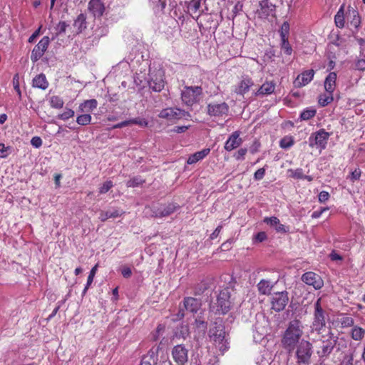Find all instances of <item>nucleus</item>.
I'll return each instance as SVG.
<instances>
[{
  "label": "nucleus",
  "mask_w": 365,
  "mask_h": 365,
  "mask_svg": "<svg viewBox=\"0 0 365 365\" xmlns=\"http://www.w3.org/2000/svg\"><path fill=\"white\" fill-rule=\"evenodd\" d=\"M303 334L302 322L299 319L290 321L282 336L281 344L283 349L289 353L292 352L300 343Z\"/></svg>",
  "instance_id": "obj_1"
},
{
  "label": "nucleus",
  "mask_w": 365,
  "mask_h": 365,
  "mask_svg": "<svg viewBox=\"0 0 365 365\" xmlns=\"http://www.w3.org/2000/svg\"><path fill=\"white\" fill-rule=\"evenodd\" d=\"M164 71L160 67L150 66L148 78H145L150 88L155 92L161 91L165 86Z\"/></svg>",
  "instance_id": "obj_2"
},
{
  "label": "nucleus",
  "mask_w": 365,
  "mask_h": 365,
  "mask_svg": "<svg viewBox=\"0 0 365 365\" xmlns=\"http://www.w3.org/2000/svg\"><path fill=\"white\" fill-rule=\"evenodd\" d=\"M202 96V88L200 86H185L181 91V99L184 104L192 106L198 103Z\"/></svg>",
  "instance_id": "obj_3"
},
{
  "label": "nucleus",
  "mask_w": 365,
  "mask_h": 365,
  "mask_svg": "<svg viewBox=\"0 0 365 365\" xmlns=\"http://www.w3.org/2000/svg\"><path fill=\"white\" fill-rule=\"evenodd\" d=\"M312 355V344L307 340H302L296 347V358L298 365H308Z\"/></svg>",
  "instance_id": "obj_4"
},
{
  "label": "nucleus",
  "mask_w": 365,
  "mask_h": 365,
  "mask_svg": "<svg viewBox=\"0 0 365 365\" xmlns=\"http://www.w3.org/2000/svg\"><path fill=\"white\" fill-rule=\"evenodd\" d=\"M329 137L330 133L322 128L310 135L308 139L309 146L321 152L327 148Z\"/></svg>",
  "instance_id": "obj_5"
},
{
  "label": "nucleus",
  "mask_w": 365,
  "mask_h": 365,
  "mask_svg": "<svg viewBox=\"0 0 365 365\" xmlns=\"http://www.w3.org/2000/svg\"><path fill=\"white\" fill-rule=\"evenodd\" d=\"M210 337L214 342L215 347L222 354L228 349V343L225 339V331L221 325L216 326L210 329Z\"/></svg>",
  "instance_id": "obj_6"
},
{
  "label": "nucleus",
  "mask_w": 365,
  "mask_h": 365,
  "mask_svg": "<svg viewBox=\"0 0 365 365\" xmlns=\"http://www.w3.org/2000/svg\"><path fill=\"white\" fill-rule=\"evenodd\" d=\"M326 313L321 305V298L318 299L314 304V312L313 322L311 325L312 331L321 332L326 325Z\"/></svg>",
  "instance_id": "obj_7"
},
{
  "label": "nucleus",
  "mask_w": 365,
  "mask_h": 365,
  "mask_svg": "<svg viewBox=\"0 0 365 365\" xmlns=\"http://www.w3.org/2000/svg\"><path fill=\"white\" fill-rule=\"evenodd\" d=\"M230 293L229 289H222L217 297L216 308L215 305H212L211 309L218 314H225L229 312L231 307V302L230 300Z\"/></svg>",
  "instance_id": "obj_8"
},
{
  "label": "nucleus",
  "mask_w": 365,
  "mask_h": 365,
  "mask_svg": "<svg viewBox=\"0 0 365 365\" xmlns=\"http://www.w3.org/2000/svg\"><path fill=\"white\" fill-rule=\"evenodd\" d=\"M158 116L168 121H175L181 118H187L190 115L188 112L178 108H166L160 112Z\"/></svg>",
  "instance_id": "obj_9"
},
{
  "label": "nucleus",
  "mask_w": 365,
  "mask_h": 365,
  "mask_svg": "<svg viewBox=\"0 0 365 365\" xmlns=\"http://www.w3.org/2000/svg\"><path fill=\"white\" fill-rule=\"evenodd\" d=\"M207 114L215 118H225L227 116L229 106L225 102L210 103L207 105Z\"/></svg>",
  "instance_id": "obj_10"
},
{
  "label": "nucleus",
  "mask_w": 365,
  "mask_h": 365,
  "mask_svg": "<svg viewBox=\"0 0 365 365\" xmlns=\"http://www.w3.org/2000/svg\"><path fill=\"white\" fill-rule=\"evenodd\" d=\"M289 302L288 292L286 291L275 292L271 297L272 309L275 312L282 311Z\"/></svg>",
  "instance_id": "obj_11"
},
{
  "label": "nucleus",
  "mask_w": 365,
  "mask_h": 365,
  "mask_svg": "<svg viewBox=\"0 0 365 365\" xmlns=\"http://www.w3.org/2000/svg\"><path fill=\"white\" fill-rule=\"evenodd\" d=\"M172 357L177 365H186L188 361V349L185 345H176L172 349Z\"/></svg>",
  "instance_id": "obj_12"
},
{
  "label": "nucleus",
  "mask_w": 365,
  "mask_h": 365,
  "mask_svg": "<svg viewBox=\"0 0 365 365\" xmlns=\"http://www.w3.org/2000/svg\"><path fill=\"white\" fill-rule=\"evenodd\" d=\"M49 41V38L44 36L40 40L38 44L34 46L31 55V59L33 62H36L43 56L48 46Z\"/></svg>",
  "instance_id": "obj_13"
},
{
  "label": "nucleus",
  "mask_w": 365,
  "mask_h": 365,
  "mask_svg": "<svg viewBox=\"0 0 365 365\" xmlns=\"http://www.w3.org/2000/svg\"><path fill=\"white\" fill-rule=\"evenodd\" d=\"M302 280L307 285L312 286L315 289H321L324 285L322 277L313 272H307L302 276Z\"/></svg>",
  "instance_id": "obj_14"
},
{
  "label": "nucleus",
  "mask_w": 365,
  "mask_h": 365,
  "mask_svg": "<svg viewBox=\"0 0 365 365\" xmlns=\"http://www.w3.org/2000/svg\"><path fill=\"white\" fill-rule=\"evenodd\" d=\"M183 307L186 312L193 314L198 312L201 314V302L199 299L193 297H185L183 300Z\"/></svg>",
  "instance_id": "obj_15"
},
{
  "label": "nucleus",
  "mask_w": 365,
  "mask_h": 365,
  "mask_svg": "<svg viewBox=\"0 0 365 365\" xmlns=\"http://www.w3.org/2000/svg\"><path fill=\"white\" fill-rule=\"evenodd\" d=\"M346 20L348 24L355 29H358L361 24V18L358 11L351 6H349L346 12Z\"/></svg>",
  "instance_id": "obj_16"
},
{
  "label": "nucleus",
  "mask_w": 365,
  "mask_h": 365,
  "mask_svg": "<svg viewBox=\"0 0 365 365\" xmlns=\"http://www.w3.org/2000/svg\"><path fill=\"white\" fill-rule=\"evenodd\" d=\"M275 10V6L269 3L268 0H263L260 2V9L258 10V15L262 19H267L273 16Z\"/></svg>",
  "instance_id": "obj_17"
},
{
  "label": "nucleus",
  "mask_w": 365,
  "mask_h": 365,
  "mask_svg": "<svg viewBox=\"0 0 365 365\" xmlns=\"http://www.w3.org/2000/svg\"><path fill=\"white\" fill-rule=\"evenodd\" d=\"M336 340H323L322 341V345L320 348V349L317 351V354L318 356L320 359H324L327 358L332 351L334 345H335Z\"/></svg>",
  "instance_id": "obj_18"
},
{
  "label": "nucleus",
  "mask_w": 365,
  "mask_h": 365,
  "mask_svg": "<svg viewBox=\"0 0 365 365\" xmlns=\"http://www.w3.org/2000/svg\"><path fill=\"white\" fill-rule=\"evenodd\" d=\"M314 71L312 69L307 70L299 75L294 83L296 87H302L307 85L314 78Z\"/></svg>",
  "instance_id": "obj_19"
},
{
  "label": "nucleus",
  "mask_w": 365,
  "mask_h": 365,
  "mask_svg": "<svg viewBox=\"0 0 365 365\" xmlns=\"http://www.w3.org/2000/svg\"><path fill=\"white\" fill-rule=\"evenodd\" d=\"M242 143V140L240 138V132L235 131L229 137L225 144V149L231 151L238 148Z\"/></svg>",
  "instance_id": "obj_20"
},
{
  "label": "nucleus",
  "mask_w": 365,
  "mask_h": 365,
  "mask_svg": "<svg viewBox=\"0 0 365 365\" xmlns=\"http://www.w3.org/2000/svg\"><path fill=\"white\" fill-rule=\"evenodd\" d=\"M88 9L94 17H101L105 11V6L101 0H90Z\"/></svg>",
  "instance_id": "obj_21"
},
{
  "label": "nucleus",
  "mask_w": 365,
  "mask_h": 365,
  "mask_svg": "<svg viewBox=\"0 0 365 365\" xmlns=\"http://www.w3.org/2000/svg\"><path fill=\"white\" fill-rule=\"evenodd\" d=\"M272 353L267 349L262 351L255 359L256 365H275L272 364Z\"/></svg>",
  "instance_id": "obj_22"
},
{
  "label": "nucleus",
  "mask_w": 365,
  "mask_h": 365,
  "mask_svg": "<svg viewBox=\"0 0 365 365\" xmlns=\"http://www.w3.org/2000/svg\"><path fill=\"white\" fill-rule=\"evenodd\" d=\"M337 75L335 72H331L325 78L324 86L326 92L334 93L336 88Z\"/></svg>",
  "instance_id": "obj_23"
},
{
  "label": "nucleus",
  "mask_w": 365,
  "mask_h": 365,
  "mask_svg": "<svg viewBox=\"0 0 365 365\" xmlns=\"http://www.w3.org/2000/svg\"><path fill=\"white\" fill-rule=\"evenodd\" d=\"M210 152V148H205L200 151L196 152L191 155L187 160V163L189 165L195 164L198 161L204 159Z\"/></svg>",
  "instance_id": "obj_24"
},
{
  "label": "nucleus",
  "mask_w": 365,
  "mask_h": 365,
  "mask_svg": "<svg viewBox=\"0 0 365 365\" xmlns=\"http://www.w3.org/2000/svg\"><path fill=\"white\" fill-rule=\"evenodd\" d=\"M123 212L118 209L112 208L108 211H101L99 219L101 222H105L110 218H116L121 216Z\"/></svg>",
  "instance_id": "obj_25"
},
{
  "label": "nucleus",
  "mask_w": 365,
  "mask_h": 365,
  "mask_svg": "<svg viewBox=\"0 0 365 365\" xmlns=\"http://www.w3.org/2000/svg\"><path fill=\"white\" fill-rule=\"evenodd\" d=\"M257 289L261 294L269 295L274 287V284L267 279H262L257 285Z\"/></svg>",
  "instance_id": "obj_26"
},
{
  "label": "nucleus",
  "mask_w": 365,
  "mask_h": 365,
  "mask_svg": "<svg viewBox=\"0 0 365 365\" xmlns=\"http://www.w3.org/2000/svg\"><path fill=\"white\" fill-rule=\"evenodd\" d=\"M98 106V102L96 99L84 101L78 106V110L81 113H89L96 109Z\"/></svg>",
  "instance_id": "obj_27"
},
{
  "label": "nucleus",
  "mask_w": 365,
  "mask_h": 365,
  "mask_svg": "<svg viewBox=\"0 0 365 365\" xmlns=\"http://www.w3.org/2000/svg\"><path fill=\"white\" fill-rule=\"evenodd\" d=\"M268 333L267 327H260L257 324L253 333L254 341L257 343H261Z\"/></svg>",
  "instance_id": "obj_28"
},
{
  "label": "nucleus",
  "mask_w": 365,
  "mask_h": 365,
  "mask_svg": "<svg viewBox=\"0 0 365 365\" xmlns=\"http://www.w3.org/2000/svg\"><path fill=\"white\" fill-rule=\"evenodd\" d=\"M346 14H344V5H341L334 16L336 26L342 29L345 26Z\"/></svg>",
  "instance_id": "obj_29"
},
{
  "label": "nucleus",
  "mask_w": 365,
  "mask_h": 365,
  "mask_svg": "<svg viewBox=\"0 0 365 365\" xmlns=\"http://www.w3.org/2000/svg\"><path fill=\"white\" fill-rule=\"evenodd\" d=\"M33 86L42 90H46L48 86V82L47 81L46 76L43 73L37 75L33 79Z\"/></svg>",
  "instance_id": "obj_30"
},
{
  "label": "nucleus",
  "mask_w": 365,
  "mask_h": 365,
  "mask_svg": "<svg viewBox=\"0 0 365 365\" xmlns=\"http://www.w3.org/2000/svg\"><path fill=\"white\" fill-rule=\"evenodd\" d=\"M275 84L272 81L265 82L263 83L258 91L256 92V95H269L274 91Z\"/></svg>",
  "instance_id": "obj_31"
},
{
  "label": "nucleus",
  "mask_w": 365,
  "mask_h": 365,
  "mask_svg": "<svg viewBox=\"0 0 365 365\" xmlns=\"http://www.w3.org/2000/svg\"><path fill=\"white\" fill-rule=\"evenodd\" d=\"M253 85V82L250 78H245L240 83L239 86L236 88L235 92L237 94L244 95L246 93Z\"/></svg>",
  "instance_id": "obj_32"
},
{
  "label": "nucleus",
  "mask_w": 365,
  "mask_h": 365,
  "mask_svg": "<svg viewBox=\"0 0 365 365\" xmlns=\"http://www.w3.org/2000/svg\"><path fill=\"white\" fill-rule=\"evenodd\" d=\"M73 26L77 33H81L86 28V16L83 14H80L74 21Z\"/></svg>",
  "instance_id": "obj_33"
},
{
  "label": "nucleus",
  "mask_w": 365,
  "mask_h": 365,
  "mask_svg": "<svg viewBox=\"0 0 365 365\" xmlns=\"http://www.w3.org/2000/svg\"><path fill=\"white\" fill-rule=\"evenodd\" d=\"M200 2L197 0H192L187 4V13L190 14L193 19L197 18L198 16H195V14L200 9Z\"/></svg>",
  "instance_id": "obj_34"
},
{
  "label": "nucleus",
  "mask_w": 365,
  "mask_h": 365,
  "mask_svg": "<svg viewBox=\"0 0 365 365\" xmlns=\"http://www.w3.org/2000/svg\"><path fill=\"white\" fill-rule=\"evenodd\" d=\"M49 105L51 108L61 109L64 105L63 98L58 96H52L49 98Z\"/></svg>",
  "instance_id": "obj_35"
},
{
  "label": "nucleus",
  "mask_w": 365,
  "mask_h": 365,
  "mask_svg": "<svg viewBox=\"0 0 365 365\" xmlns=\"http://www.w3.org/2000/svg\"><path fill=\"white\" fill-rule=\"evenodd\" d=\"M365 334V330L358 326H355L352 328L351 336V338L355 341H360L361 340Z\"/></svg>",
  "instance_id": "obj_36"
},
{
  "label": "nucleus",
  "mask_w": 365,
  "mask_h": 365,
  "mask_svg": "<svg viewBox=\"0 0 365 365\" xmlns=\"http://www.w3.org/2000/svg\"><path fill=\"white\" fill-rule=\"evenodd\" d=\"M334 100L333 93L326 92L324 94H321L319 97V103L324 107L332 102Z\"/></svg>",
  "instance_id": "obj_37"
},
{
  "label": "nucleus",
  "mask_w": 365,
  "mask_h": 365,
  "mask_svg": "<svg viewBox=\"0 0 365 365\" xmlns=\"http://www.w3.org/2000/svg\"><path fill=\"white\" fill-rule=\"evenodd\" d=\"M294 138L291 135H287L279 141V146L283 149H289L294 145Z\"/></svg>",
  "instance_id": "obj_38"
},
{
  "label": "nucleus",
  "mask_w": 365,
  "mask_h": 365,
  "mask_svg": "<svg viewBox=\"0 0 365 365\" xmlns=\"http://www.w3.org/2000/svg\"><path fill=\"white\" fill-rule=\"evenodd\" d=\"M91 115L87 113L79 115L76 118V123L81 125H87L91 122Z\"/></svg>",
  "instance_id": "obj_39"
},
{
  "label": "nucleus",
  "mask_w": 365,
  "mask_h": 365,
  "mask_svg": "<svg viewBox=\"0 0 365 365\" xmlns=\"http://www.w3.org/2000/svg\"><path fill=\"white\" fill-rule=\"evenodd\" d=\"M155 11H163L166 6V0H149Z\"/></svg>",
  "instance_id": "obj_40"
},
{
  "label": "nucleus",
  "mask_w": 365,
  "mask_h": 365,
  "mask_svg": "<svg viewBox=\"0 0 365 365\" xmlns=\"http://www.w3.org/2000/svg\"><path fill=\"white\" fill-rule=\"evenodd\" d=\"M97 269H98V264H96L90 271L88 279H87V283H86V287L83 291V294H85L87 292L88 289L92 284L93 279L95 277V275L96 274Z\"/></svg>",
  "instance_id": "obj_41"
},
{
  "label": "nucleus",
  "mask_w": 365,
  "mask_h": 365,
  "mask_svg": "<svg viewBox=\"0 0 365 365\" xmlns=\"http://www.w3.org/2000/svg\"><path fill=\"white\" fill-rule=\"evenodd\" d=\"M316 115V110L312 108H307L300 114V118L302 120H307Z\"/></svg>",
  "instance_id": "obj_42"
},
{
  "label": "nucleus",
  "mask_w": 365,
  "mask_h": 365,
  "mask_svg": "<svg viewBox=\"0 0 365 365\" xmlns=\"http://www.w3.org/2000/svg\"><path fill=\"white\" fill-rule=\"evenodd\" d=\"M145 182V180L140 176H135L130 178L127 182L126 185L130 187H135L142 185Z\"/></svg>",
  "instance_id": "obj_43"
},
{
  "label": "nucleus",
  "mask_w": 365,
  "mask_h": 365,
  "mask_svg": "<svg viewBox=\"0 0 365 365\" xmlns=\"http://www.w3.org/2000/svg\"><path fill=\"white\" fill-rule=\"evenodd\" d=\"M339 322L341 324V328H348L353 327L354 320L351 317L343 315V317L340 319Z\"/></svg>",
  "instance_id": "obj_44"
},
{
  "label": "nucleus",
  "mask_w": 365,
  "mask_h": 365,
  "mask_svg": "<svg viewBox=\"0 0 365 365\" xmlns=\"http://www.w3.org/2000/svg\"><path fill=\"white\" fill-rule=\"evenodd\" d=\"M289 24L287 21H284L279 30L281 40L288 39L289 34Z\"/></svg>",
  "instance_id": "obj_45"
},
{
  "label": "nucleus",
  "mask_w": 365,
  "mask_h": 365,
  "mask_svg": "<svg viewBox=\"0 0 365 365\" xmlns=\"http://www.w3.org/2000/svg\"><path fill=\"white\" fill-rule=\"evenodd\" d=\"M281 49L286 55L290 56L292 53V48L288 39L281 40Z\"/></svg>",
  "instance_id": "obj_46"
},
{
  "label": "nucleus",
  "mask_w": 365,
  "mask_h": 365,
  "mask_svg": "<svg viewBox=\"0 0 365 365\" xmlns=\"http://www.w3.org/2000/svg\"><path fill=\"white\" fill-rule=\"evenodd\" d=\"M177 208V206L174 204H168L160 211L161 216H168L173 213Z\"/></svg>",
  "instance_id": "obj_47"
},
{
  "label": "nucleus",
  "mask_w": 365,
  "mask_h": 365,
  "mask_svg": "<svg viewBox=\"0 0 365 365\" xmlns=\"http://www.w3.org/2000/svg\"><path fill=\"white\" fill-rule=\"evenodd\" d=\"M75 112L70 108H66V110L58 115V118L63 120H66L74 116Z\"/></svg>",
  "instance_id": "obj_48"
},
{
  "label": "nucleus",
  "mask_w": 365,
  "mask_h": 365,
  "mask_svg": "<svg viewBox=\"0 0 365 365\" xmlns=\"http://www.w3.org/2000/svg\"><path fill=\"white\" fill-rule=\"evenodd\" d=\"M353 361L354 354L352 352H349L344 355L339 365H353Z\"/></svg>",
  "instance_id": "obj_49"
},
{
  "label": "nucleus",
  "mask_w": 365,
  "mask_h": 365,
  "mask_svg": "<svg viewBox=\"0 0 365 365\" xmlns=\"http://www.w3.org/2000/svg\"><path fill=\"white\" fill-rule=\"evenodd\" d=\"M354 68L360 71H365V56L359 58L355 61Z\"/></svg>",
  "instance_id": "obj_50"
},
{
  "label": "nucleus",
  "mask_w": 365,
  "mask_h": 365,
  "mask_svg": "<svg viewBox=\"0 0 365 365\" xmlns=\"http://www.w3.org/2000/svg\"><path fill=\"white\" fill-rule=\"evenodd\" d=\"M113 184L110 180L106 181L100 187H99V193L105 194L109 191V190L113 187Z\"/></svg>",
  "instance_id": "obj_51"
},
{
  "label": "nucleus",
  "mask_w": 365,
  "mask_h": 365,
  "mask_svg": "<svg viewBox=\"0 0 365 365\" xmlns=\"http://www.w3.org/2000/svg\"><path fill=\"white\" fill-rule=\"evenodd\" d=\"M145 78H148V76L142 75V73H136L134 77V82L138 86L144 87L143 82H146Z\"/></svg>",
  "instance_id": "obj_52"
},
{
  "label": "nucleus",
  "mask_w": 365,
  "mask_h": 365,
  "mask_svg": "<svg viewBox=\"0 0 365 365\" xmlns=\"http://www.w3.org/2000/svg\"><path fill=\"white\" fill-rule=\"evenodd\" d=\"M165 330V326L163 324H158L156 328L155 332L153 334V338L155 341L158 340L160 337V335L163 334Z\"/></svg>",
  "instance_id": "obj_53"
},
{
  "label": "nucleus",
  "mask_w": 365,
  "mask_h": 365,
  "mask_svg": "<svg viewBox=\"0 0 365 365\" xmlns=\"http://www.w3.org/2000/svg\"><path fill=\"white\" fill-rule=\"evenodd\" d=\"M131 124L138 125L141 127H147L148 125V121L144 118H133L130 119Z\"/></svg>",
  "instance_id": "obj_54"
},
{
  "label": "nucleus",
  "mask_w": 365,
  "mask_h": 365,
  "mask_svg": "<svg viewBox=\"0 0 365 365\" xmlns=\"http://www.w3.org/2000/svg\"><path fill=\"white\" fill-rule=\"evenodd\" d=\"M329 193L327 191L323 190L319 192L318 195V200L319 202L323 203L327 202L329 200Z\"/></svg>",
  "instance_id": "obj_55"
},
{
  "label": "nucleus",
  "mask_w": 365,
  "mask_h": 365,
  "mask_svg": "<svg viewBox=\"0 0 365 365\" xmlns=\"http://www.w3.org/2000/svg\"><path fill=\"white\" fill-rule=\"evenodd\" d=\"M264 222H266L267 224L274 227L279 224V220L276 217H265L264 220Z\"/></svg>",
  "instance_id": "obj_56"
},
{
  "label": "nucleus",
  "mask_w": 365,
  "mask_h": 365,
  "mask_svg": "<svg viewBox=\"0 0 365 365\" xmlns=\"http://www.w3.org/2000/svg\"><path fill=\"white\" fill-rule=\"evenodd\" d=\"M31 144L36 148H38L42 145V140L40 137L35 136L31 140Z\"/></svg>",
  "instance_id": "obj_57"
},
{
  "label": "nucleus",
  "mask_w": 365,
  "mask_h": 365,
  "mask_svg": "<svg viewBox=\"0 0 365 365\" xmlns=\"http://www.w3.org/2000/svg\"><path fill=\"white\" fill-rule=\"evenodd\" d=\"M265 175V169L264 168L258 169L254 174V178L256 180H262Z\"/></svg>",
  "instance_id": "obj_58"
},
{
  "label": "nucleus",
  "mask_w": 365,
  "mask_h": 365,
  "mask_svg": "<svg viewBox=\"0 0 365 365\" xmlns=\"http://www.w3.org/2000/svg\"><path fill=\"white\" fill-rule=\"evenodd\" d=\"M361 170L359 168H356L354 171L351 172L350 179L351 181L357 180L361 177Z\"/></svg>",
  "instance_id": "obj_59"
},
{
  "label": "nucleus",
  "mask_w": 365,
  "mask_h": 365,
  "mask_svg": "<svg viewBox=\"0 0 365 365\" xmlns=\"http://www.w3.org/2000/svg\"><path fill=\"white\" fill-rule=\"evenodd\" d=\"M329 210V207H322L319 210H317L312 212V217L314 219H317L321 217L322 213L327 211Z\"/></svg>",
  "instance_id": "obj_60"
},
{
  "label": "nucleus",
  "mask_w": 365,
  "mask_h": 365,
  "mask_svg": "<svg viewBox=\"0 0 365 365\" xmlns=\"http://www.w3.org/2000/svg\"><path fill=\"white\" fill-rule=\"evenodd\" d=\"M267 238V235L264 232H259L255 236V241L262 242Z\"/></svg>",
  "instance_id": "obj_61"
},
{
  "label": "nucleus",
  "mask_w": 365,
  "mask_h": 365,
  "mask_svg": "<svg viewBox=\"0 0 365 365\" xmlns=\"http://www.w3.org/2000/svg\"><path fill=\"white\" fill-rule=\"evenodd\" d=\"M8 147H6L4 143H0V158H6L8 155Z\"/></svg>",
  "instance_id": "obj_62"
},
{
  "label": "nucleus",
  "mask_w": 365,
  "mask_h": 365,
  "mask_svg": "<svg viewBox=\"0 0 365 365\" xmlns=\"http://www.w3.org/2000/svg\"><path fill=\"white\" fill-rule=\"evenodd\" d=\"M247 149L246 148H240L237 153L235 154V158L237 160L243 159L244 156L247 153Z\"/></svg>",
  "instance_id": "obj_63"
},
{
  "label": "nucleus",
  "mask_w": 365,
  "mask_h": 365,
  "mask_svg": "<svg viewBox=\"0 0 365 365\" xmlns=\"http://www.w3.org/2000/svg\"><path fill=\"white\" fill-rule=\"evenodd\" d=\"M121 274L122 275L125 277V278H128L131 276L132 274V271L130 269V268L128 267H123V269H121Z\"/></svg>",
  "instance_id": "obj_64"
}]
</instances>
